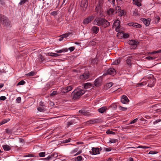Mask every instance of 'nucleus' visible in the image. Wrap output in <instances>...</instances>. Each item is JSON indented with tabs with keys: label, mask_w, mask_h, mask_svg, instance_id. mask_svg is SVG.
<instances>
[{
	"label": "nucleus",
	"mask_w": 161,
	"mask_h": 161,
	"mask_svg": "<svg viewBox=\"0 0 161 161\" xmlns=\"http://www.w3.org/2000/svg\"><path fill=\"white\" fill-rule=\"evenodd\" d=\"M88 124H92L96 123V121L95 120H90L87 122Z\"/></svg>",
	"instance_id": "50"
},
{
	"label": "nucleus",
	"mask_w": 161,
	"mask_h": 161,
	"mask_svg": "<svg viewBox=\"0 0 161 161\" xmlns=\"http://www.w3.org/2000/svg\"><path fill=\"white\" fill-rule=\"evenodd\" d=\"M118 142V140L114 139H110L109 142L110 143H115Z\"/></svg>",
	"instance_id": "34"
},
{
	"label": "nucleus",
	"mask_w": 161,
	"mask_h": 161,
	"mask_svg": "<svg viewBox=\"0 0 161 161\" xmlns=\"http://www.w3.org/2000/svg\"><path fill=\"white\" fill-rule=\"evenodd\" d=\"M149 147L147 146H138L137 147H136L137 148H143V149H147Z\"/></svg>",
	"instance_id": "49"
},
{
	"label": "nucleus",
	"mask_w": 161,
	"mask_h": 161,
	"mask_svg": "<svg viewBox=\"0 0 161 161\" xmlns=\"http://www.w3.org/2000/svg\"><path fill=\"white\" fill-rule=\"evenodd\" d=\"M114 10L112 8H110L107 11V14L109 16H111L114 15Z\"/></svg>",
	"instance_id": "14"
},
{
	"label": "nucleus",
	"mask_w": 161,
	"mask_h": 161,
	"mask_svg": "<svg viewBox=\"0 0 161 161\" xmlns=\"http://www.w3.org/2000/svg\"><path fill=\"white\" fill-rule=\"evenodd\" d=\"M94 18V17L92 15L89 16L83 20V23L85 25L91 22Z\"/></svg>",
	"instance_id": "8"
},
{
	"label": "nucleus",
	"mask_w": 161,
	"mask_h": 161,
	"mask_svg": "<svg viewBox=\"0 0 161 161\" xmlns=\"http://www.w3.org/2000/svg\"><path fill=\"white\" fill-rule=\"evenodd\" d=\"M116 71L115 69L113 68H110L103 74L104 75H114L115 74Z\"/></svg>",
	"instance_id": "6"
},
{
	"label": "nucleus",
	"mask_w": 161,
	"mask_h": 161,
	"mask_svg": "<svg viewBox=\"0 0 161 161\" xmlns=\"http://www.w3.org/2000/svg\"><path fill=\"white\" fill-rule=\"evenodd\" d=\"M88 6L87 0H82L80 6L82 9V10L85 11Z\"/></svg>",
	"instance_id": "7"
},
{
	"label": "nucleus",
	"mask_w": 161,
	"mask_h": 161,
	"mask_svg": "<svg viewBox=\"0 0 161 161\" xmlns=\"http://www.w3.org/2000/svg\"><path fill=\"white\" fill-rule=\"evenodd\" d=\"M132 58L131 56H129L127 57V58L126 60L127 64L130 66H131V59Z\"/></svg>",
	"instance_id": "24"
},
{
	"label": "nucleus",
	"mask_w": 161,
	"mask_h": 161,
	"mask_svg": "<svg viewBox=\"0 0 161 161\" xmlns=\"http://www.w3.org/2000/svg\"><path fill=\"white\" fill-rule=\"evenodd\" d=\"M102 8L99 7L97 6L95 8V11L97 13H98V12L100 10V9Z\"/></svg>",
	"instance_id": "44"
},
{
	"label": "nucleus",
	"mask_w": 161,
	"mask_h": 161,
	"mask_svg": "<svg viewBox=\"0 0 161 161\" xmlns=\"http://www.w3.org/2000/svg\"><path fill=\"white\" fill-rule=\"evenodd\" d=\"M127 25H128L130 26H133V27L137 28H140L142 26L140 24H139L136 23H129L127 24Z\"/></svg>",
	"instance_id": "12"
},
{
	"label": "nucleus",
	"mask_w": 161,
	"mask_h": 161,
	"mask_svg": "<svg viewBox=\"0 0 161 161\" xmlns=\"http://www.w3.org/2000/svg\"><path fill=\"white\" fill-rule=\"evenodd\" d=\"M137 42L134 40H131L129 41V44L133 46L135 48H136L137 45Z\"/></svg>",
	"instance_id": "15"
},
{
	"label": "nucleus",
	"mask_w": 161,
	"mask_h": 161,
	"mask_svg": "<svg viewBox=\"0 0 161 161\" xmlns=\"http://www.w3.org/2000/svg\"><path fill=\"white\" fill-rule=\"evenodd\" d=\"M106 133L107 134H112L114 135L115 134V132L110 130H108L106 131Z\"/></svg>",
	"instance_id": "42"
},
{
	"label": "nucleus",
	"mask_w": 161,
	"mask_h": 161,
	"mask_svg": "<svg viewBox=\"0 0 161 161\" xmlns=\"http://www.w3.org/2000/svg\"><path fill=\"white\" fill-rule=\"evenodd\" d=\"M119 108L120 110L122 111H126L127 109V108L123 107L121 106H119Z\"/></svg>",
	"instance_id": "43"
},
{
	"label": "nucleus",
	"mask_w": 161,
	"mask_h": 161,
	"mask_svg": "<svg viewBox=\"0 0 161 161\" xmlns=\"http://www.w3.org/2000/svg\"><path fill=\"white\" fill-rule=\"evenodd\" d=\"M41 159L45 161H52L49 155L48 156L47 158H42Z\"/></svg>",
	"instance_id": "46"
},
{
	"label": "nucleus",
	"mask_w": 161,
	"mask_h": 161,
	"mask_svg": "<svg viewBox=\"0 0 161 161\" xmlns=\"http://www.w3.org/2000/svg\"><path fill=\"white\" fill-rule=\"evenodd\" d=\"M57 91H53L50 94L51 96H53L57 94Z\"/></svg>",
	"instance_id": "53"
},
{
	"label": "nucleus",
	"mask_w": 161,
	"mask_h": 161,
	"mask_svg": "<svg viewBox=\"0 0 161 161\" xmlns=\"http://www.w3.org/2000/svg\"><path fill=\"white\" fill-rule=\"evenodd\" d=\"M110 2H112V4L114 6L115 4V0H108Z\"/></svg>",
	"instance_id": "59"
},
{
	"label": "nucleus",
	"mask_w": 161,
	"mask_h": 161,
	"mask_svg": "<svg viewBox=\"0 0 161 161\" xmlns=\"http://www.w3.org/2000/svg\"><path fill=\"white\" fill-rule=\"evenodd\" d=\"M89 73H85L80 76V78L82 80H86L89 77Z\"/></svg>",
	"instance_id": "13"
},
{
	"label": "nucleus",
	"mask_w": 161,
	"mask_h": 161,
	"mask_svg": "<svg viewBox=\"0 0 161 161\" xmlns=\"http://www.w3.org/2000/svg\"><path fill=\"white\" fill-rule=\"evenodd\" d=\"M99 28L96 26H93L92 27L91 30L92 32L95 34H97L99 31Z\"/></svg>",
	"instance_id": "16"
},
{
	"label": "nucleus",
	"mask_w": 161,
	"mask_h": 161,
	"mask_svg": "<svg viewBox=\"0 0 161 161\" xmlns=\"http://www.w3.org/2000/svg\"><path fill=\"white\" fill-rule=\"evenodd\" d=\"M68 92L66 87H62L61 88L59 93L62 95H63L64 93Z\"/></svg>",
	"instance_id": "21"
},
{
	"label": "nucleus",
	"mask_w": 161,
	"mask_h": 161,
	"mask_svg": "<svg viewBox=\"0 0 161 161\" xmlns=\"http://www.w3.org/2000/svg\"><path fill=\"white\" fill-rule=\"evenodd\" d=\"M113 26L115 28L116 31L117 32H119L120 31V21L117 19L115 20L113 24Z\"/></svg>",
	"instance_id": "5"
},
{
	"label": "nucleus",
	"mask_w": 161,
	"mask_h": 161,
	"mask_svg": "<svg viewBox=\"0 0 161 161\" xmlns=\"http://www.w3.org/2000/svg\"><path fill=\"white\" fill-rule=\"evenodd\" d=\"M121 11V8L119 6H117L115 8V13H117Z\"/></svg>",
	"instance_id": "41"
},
{
	"label": "nucleus",
	"mask_w": 161,
	"mask_h": 161,
	"mask_svg": "<svg viewBox=\"0 0 161 161\" xmlns=\"http://www.w3.org/2000/svg\"><path fill=\"white\" fill-rule=\"evenodd\" d=\"M121 102L123 104H127L129 102V100L126 96L124 95L121 97Z\"/></svg>",
	"instance_id": "9"
},
{
	"label": "nucleus",
	"mask_w": 161,
	"mask_h": 161,
	"mask_svg": "<svg viewBox=\"0 0 161 161\" xmlns=\"http://www.w3.org/2000/svg\"><path fill=\"white\" fill-rule=\"evenodd\" d=\"M120 58H118L113 61L112 62V64L113 65H117L119 64L120 63Z\"/></svg>",
	"instance_id": "26"
},
{
	"label": "nucleus",
	"mask_w": 161,
	"mask_h": 161,
	"mask_svg": "<svg viewBox=\"0 0 161 161\" xmlns=\"http://www.w3.org/2000/svg\"><path fill=\"white\" fill-rule=\"evenodd\" d=\"M129 37V35L127 33L124 34V37L125 38H128Z\"/></svg>",
	"instance_id": "62"
},
{
	"label": "nucleus",
	"mask_w": 161,
	"mask_h": 161,
	"mask_svg": "<svg viewBox=\"0 0 161 161\" xmlns=\"http://www.w3.org/2000/svg\"><path fill=\"white\" fill-rule=\"evenodd\" d=\"M6 99V97L5 96H2L0 97V100L4 101Z\"/></svg>",
	"instance_id": "55"
},
{
	"label": "nucleus",
	"mask_w": 161,
	"mask_h": 161,
	"mask_svg": "<svg viewBox=\"0 0 161 161\" xmlns=\"http://www.w3.org/2000/svg\"><path fill=\"white\" fill-rule=\"evenodd\" d=\"M25 157H34V155H33L32 154H28V155H26Z\"/></svg>",
	"instance_id": "63"
},
{
	"label": "nucleus",
	"mask_w": 161,
	"mask_h": 161,
	"mask_svg": "<svg viewBox=\"0 0 161 161\" xmlns=\"http://www.w3.org/2000/svg\"><path fill=\"white\" fill-rule=\"evenodd\" d=\"M79 113L83 114V115L86 116H87L89 114L88 113L86 112L84 110H80L79 111Z\"/></svg>",
	"instance_id": "30"
},
{
	"label": "nucleus",
	"mask_w": 161,
	"mask_h": 161,
	"mask_svg": "<svg viewBox=\"0 0 161 161\" xmlns=\"http://www.w3.org/2000/svg\"><path fill=\"white\" fill-rule=\"evenodd\" d=\"M141 20L146 26H148L149 25L150 22L148 19L144 18H142Z\"/></svg>",
	"instance_id": "17"
},
{
	"label": "nucleus",
	"mask_w": 161,
	"mask_h": 161,
	"mask_svg": "<svg viewBox=\"0 0 161 161\" xmlns=\"http://www.w3.org/2000/svg\"><path fill=\"white\" fill-rule=\"evenodd\" d=\"M67 51L68 49L66 48H65L59 50H56L55 52L57 53H61L62 52H66Z\"/></svg>",
	"instance_id": "28"
},
{
	"label": "nucleus",
	"mask_w": 161,
	"mask_h": 161,
	"mask_svg": "<svg viewBox=\"0 0 161 161\" xmlns=\"http://www.w3.org/2000/svg\"><path fill=\"white\" fill-rule=\"evenodd\" d=\"M84 88L85 89L90 88L92 86V85L91 83H86L84 84Z\"/></svg>",
	"instance_id": "23"
},
{
	"label": "nucleus",
	"mask_w": 161,
	"mask_h": 161,
	"mask_svg": "<svg viewBox=\"0 0 161 161\" xmlns=\"http://www.w3.org/2000/svg\"><path fill=\"white\" fill-rule=\"evenodd\" d=\"M103 0H99L98 1V4L97 6L102 8L103 3Z\"/></svg>",
	"instance_id": "31"
},
{
	"label": "nucleus",
	"mask_w": 161,
	"mask_h": 161,
	"mask_svg": "<svg viewBox=\"0 0 161 161\" xmlns=\"http://www.w3.org/2000/svg\"><path fill=\"white\" fill-rule=\"evenodd\" d=\"M82 157L81 156H79L76 157L75 159V161H80L82 160Z\"/></svg>",
	"instance_id": "39"
},
{
	"label": "nucleus",
	"mask_w": 161,
	"mask_h": 161,
	"mask_svg": "<svg viewBox=\"0 0 161 161\" xmlns=\"http://www.w3.org/2000/svg\"><path fill=\"white\" fill-rule=\"evenodd\" d=\"M0 23L4 26H8L10 25L8 18L2 15H0Z\"/></svg>",
	"instance_id": "3"
},
{
	"label": "nucleus",
	"mask_w": 161,
	"mask_h": 161,
	"mask_svg": "<svg viewBox=\"0 0 161 161\" xmlns=\"http://www.w3.org/2000/svg\"><path fill=\"white\" fill-rule=\"evenodd\" d=\"M37 109L38 111L40 112H43L45 111V108L43 107H38L37 108Z\"/></svg>",
	"instance_id": "33"
},
{
	"label": "nucleus",
	"mask_w": 161,
	"mask_h": 161,
	"mask_svg": "<svg viewBox=\"0 0 161 161\" xmlns=\"http://www.w3.org/2000/svg\"><path fill=\"white\" fill-rule=\"evenodd\" d=\"M107 109L105 106L103 107L98 109V112L101 113H103Z\"/></svg>",
	"instance_id": "22"
},
{
	"label": "nucleus",
	"mask_w": 161,
	"mask_h": 161,
	"mask_svg": "<svg viewBox=\"0 0 161 161\" xmlns=\"http://www.w3.org/2000/svg\"><path fill=\"white\" fill-rule=\"evenodd\" d=\"M62 37L64 38H66L68 37L69 36V34L68 33L65 34H63L61 35Z\"/></svg>",
	"instance_id": "56"
},
{
	"label": "nucleus",
	"mask_w": 161,
	"mask_h": 161,
	"mask_svg": "<svg viewBox=\"0 0 161 161\" xmlns=\"http://www.w3.org/2000/svg\"><path fill=\"white\" fill-rule=\"evenodd\" d=\"M161 53V50H158L157 51H153L152 52H150L148 53V54H155L157 53Z\"/></svg>",
	"instance_id": "37"
},
{
	"label": "nucleus",
	"mask_w": 161,
	"mask_h": 161,
	"mask_svg": "<svg viewBox=\"0 0 161 161\" xmlns=\"http://www.w3.org/2000/svg\"><path fill=\"white\" fill-rule=\"evenodd\" d=\"M102 150V148H98L97 147H92V150L90 151L89 152L90 154L92 155H95L100 153V151Z\"/></svg>",
	"instance_id": "4"
},
{
	"label": "nucleus",
	"mask_w": 161,
	"mask_h": 161,
	"mask_svg": "<svg viewBox=\"0 0 161 161\" xmlns=\"http://www.w3.org/2000/svg\"><path fill=\"white\" fill-rule=\"evenodd\" d=\"M68 49L70 52H72L74 50L75 47H69Z\"/></svg>",
	"instance_id": "58"
},
{
	"label": "nucleus",
	"mask_w": 161,
	"mask_h": 161,
	"mask_svg": "<svg viewBox=\"0 0 161 161\" xmlns=\"http://www.w3.org/2000/svg\"><path fill=\"white\" fill-rule=\"evenodd\" d=\"M48 55L52 57H58L60 55L58 53H48Z\"/></svg>",
	"instance_id": "29"
},
{
	"label": "nucleus",
	"mask_w": 161,
	"mask_h": 161,
	"mask_svg": "<svg viewBox=\"0 0 161 161\" xmlns=\"http://www.w3.org/2000/svg\"><path fill=\"white\" fill-rule=\"evenodd\" d=\"M35 75V73L33 71H31L28 74L26 75L30 76H33Z\"/></svg>",
	"instance_id": "38"
},
{
	"label": "nucleus",
	"mask_w": 161,
	"mask_h": 161,
	"mask_svg": "<svg viewBox=\"0 0 161 161\" xmlns=\"http://www.w3.org/2000/svg\"><path fill=\"white\" fill-rule=\"evenodd\" d=\"M78 148H75L71 152L70 154L74 155V156H76L80 154L82 152V151L81 150L78 151Z\"/></svg>",
	"instance_id": "10"
},
{
	"label": "nucleus",
	"mask_w": 161,
	"mask_h": 161,
	"mask_svg": "<svg viewBox=\"0 0 161 161\" xmlns=\"http://www.w3.org/2000/svg\"><path fill=\"white\" fill-rule=\"evenodd\" d=\"M146 58L147 59H154V58L153 57H150V56H148L146 57Z\"/></svg>",
	"instance_id": "64"
},
{
	"label": "nucleus",
	"mask_w": 161,
	"mask_h": 161,
	"mask_svg": "<svg viewBox=\"0 0 161 161\" xmlns=\"http://www.w3.org/2000/svg\"><path fill=\"white\" fill-rule=\"evenodd\" d=\"M27 0H21L19 3V4L20 5H22L25 3L27 1Z\"/></svg>",
	"instance_id": "48"
},
{
	"label": "nucleus",
	"mask_w": 161,
	"mask_h": 161,
	"mask_svg": "<svg viewBox=\"0 0 161 161\" xmlns=\"http://www.w3.org/2000/svg\"><path fill=\"white\" fill-rule=\"evenodd\" d=\"M161 121V119H157L153 122V124L154 125H155V124H157V123H158V122H160Z\"/></svg>",
	"instance_id": "57"
},
{
	"label": "nucleus",
	"mask_w": 161,
	"mask_h": 161,
	"mask_svg": "<svg viewBox=\"0 0 161 161\" xmlns=\"http://www.w3.org/2000/svg\"><path fill=\"white\" fill-rule=\"evenodd\" d=\"M25 81L24 80H21L16 85V86H18L19 85H24L25 83Z\"/></svg>",
	"instance_id": "35"
},
{
	"label": "nucleus",
	"mask_w": 161,
	"mask_h": 161,
	"mask_svg": "<svg viewBox=\"0 0 161 161\" xmlns=\"http://www.w3.org/2000/svg\"><path fill=\"white\" fill-rule=\"evenodd\" d=\"M75 119H72L69 121L67 122V126L69 127L70 125L75 123Z\"/></svg>",
	"instance_id": "27"
},
{
	"label": "nucleus",
	"mask_w": 161,
	"mask_h": 161,
	"mask_svg": "<svg viewBox=\"0 0 161 161\" xmlns=\"http://www.w3.org/2000/svg\"><path fill=\"white\" fill-rule=\"evenodd\" d=\"M85 92L83 89L80 88L75 89L71 94L72 98L74 100L79 98L82 95L84 94Z\"/></svg>",
	"instance_id": "2"
},
{
	"label": "nucleus",
	"mask_w": 161,
	"mask_h": 161,
	"mask_svg": "<svg viewBox=\"0 0 161 161\" xmlns=\"http://www.w3.org/2000/svg\"><path fill=\"white\" fill-rule=\"evenodd\" d=\"M21 98L19 97L16 98V101L18 103H19L21 102Z\"/></svg>",
	"instance_id": "54"
},
{
	"label": "nucleus",
	"mask_w": 161,
	"mask_h": 161,
	"mask_svg": "<svg viewBox=\"0 0 161 161\" xmlns=\"http://www.w3.org/2000/svg\"><path fill=\"white\" fill-rule=\"evenodd\" d=\"M45 152H42L39 153V155L40 157H44L45 156Z\"/></svg>",
	"instance_id": "40"
},
{
	"label": "nucleus",
	"mask_w": 161,
	"mask_h": 161,
	"mask_svg": "<svg viewBox=\"0 0 161 161\" xmlns=\"http://www.w3.org/2000/svg\"><path fill=\"white\" fill-rule=\"evenodd\" d=\"M65 87L66 88L67 91H68V92L69 91H71L73 89V87H72V86H68Z\"/></svg>",
	"instance_id": "36"
},
{
	"label": "nucleus",
	"mask_w": 161,
	"mask_h": 161,
	"mask_svg": "<svg viewBox=\"0 0 161 161\" xmlns=\"http://www.w3.org/2000/svg\"><path fill=\"white\" fill-rule=\"evenodd\" d=\"M102 78L100 77L95 80V85L97 87H99L102 84Z\"/></svg>",
	"instance_id": "11"
},
{
	"label": "nucleus",
	"mask_w": 161,
	"mask_h": 161,
	"mask_svg": "<svg viewBox=\"0 0 161 161\" xmlns=\"http://www.w3.org/2000/svg\"><path fill=\"white\" fill-rule=\"evenodd\" d=\"M9 120V119H4L1 122V124L3 125V124H5L8 122Z\"/></svg>",
	"instance_id": "45"
},
{
	"label": "nucleus",
	"mask_w": 161,
	"mask_h": 161,
	"mask_svg": "<svg viewBox=\"0 0 161 161\" xmlns=\"http://www.w3.org/2000/svg\"><path fill=\"white\" fill-rule=\"evenodd\" d=\"M133 3V4L136 5L138 7H140L141 6V0H132Z\"/></svg>",
	"instance_id": "19"
},
{
	"label": "nucleus",
	"mask_w": 161,
	"mask_h": 161,
	"mask_svg": "<svg viewBox=\"0 0 161 161\" xmlns=\"http://www.w3.org/2000/svg\"><path fill=\"white\" fill-rule=\"evenodd\" d=\"M155 80L153 78H152L149 81V83L148 84V86H149V87H153L154 85V82H155Z\"/></svg>",
	"instance_id": "20"
},
{
	"label": "nucleus",
	"mask_w": 161,
	"mask_h": 161,
	"mask_svg": "<svg viewBox=\"0 0 161 161\" xmlns=\"http://www.w3.org/2000/svg\"><path fill=\"white\" fill-rule=\"evenodd\" d=\"M94 23L96 25L106 28L110 25L109 22L107 20L102 18H97L95 19Z\"/></svg>",
	"instance_id": "1"
},
{
	"label": "nucleus",
	"mask_w": 161,
	"mask_h": 161,
	"mask_svg": "<svg viewBox=\"0 0 161 161\" xmlns=\"http://www.w3.org/2000/svg\"><path fill=\"white\" fill-rule=\"evenodd\" d=\"M3 147L4 150L5 151H8L10 150L11 147L8 145H4L3 146Z\"/></svg>",
	"instance_id": "25"
},
{
	"label": "nucleus",
	"mask_w": 161,
	"mask_h": 161,
	"mask_svg": "<svg viewBox=\"0 0 161 161\" xmlns=\"http://www.w3.org/2000/svg\"><path fill=\"white\" fill-rule=\"evenodd\" d=\"M58 154L54 152L49 155L52 161H54V158L58 157Z\"/></svg>",
	"instance_id": "18"
},
{
	"label": "nucleus",
	"mask_w": 161,
	"mask_h": 161,
	"mask_svg": "<svg viewBox=\"0 0 161 161\" xmlns=\"http://www.w3.org/2000/svg\"><path fill=\"white\" fill-rule=\"evenodd\" d=\"M157 153V152H155V151H150L149 153V154H156Z\"/></svg>",
	"instance_id": "61"
},
{
	"label": "nucleus",
	"mask_w": 161,
	"mask_h": 161,
	"mask_svg": "<svg viewBox=\"0 0 161 161\" xmlns=\"http://www.w3.org/2000/svg\"><path fill=\"white\" fill-rule=\"evenodd\" d=\"M124 14V11L123 10H121L120 11V13L119 14V15L120 16H122Z\"/></svg>",
	"instance_id": "60"
},
{
	"label": "nucleus",
	"mask_w": 161,
	"mask_h": 161,
	"mask_svg": "<svg viewBox=\"0 0 161 161\" xmlns=\"http://www.w3.org/2000/svg\"><path fill=\"white\" fill-rule=\"evenodd\" d=\"M132 127V126L131 125L126 126L123 127L122 129H130Z\"/></svg>",
	"instance_id": "47"
},
{
	"label": "nucleus",
	"mask_w": 161,
	"mask_h": 161,
	"mask_svg": "<svg viewBox=\"0 0 161 161\" xmlns=\"http://www.w3.org/2000/svg\"><path fill=\"white\" fill-rule=\"evenodd\" d=\"M70 138H69L68 139L65 140L63 141V142L64 143H66L69 142L70 141Z\"/></svg>",
	"instance_id": "52"
},
{
	"label": "nucleus",
	"mask_w": 161,
	"mask_h": 161,
	"mask_svg": "<svg viewBox=\"0 0 161 161\" xmlns=\"http://www.w3.org/2000/svg\"><path fill=\"white\" fill-rule=\"evenodd\" d=\"M39 60L40 62H42L44 60V58L40 54L39 56Z\"/></svg>",
	"instance_id": "32"
},
{
	"label": "nucleus",
	"mask_w": 161,
	"mask_h": 161,
	"mask_svg": "<svg viewBox=\"0 0 161 161\" xmlns=\"http://www.w3.org/2000/svg\"><path fill=\"white\" fill-rule=\"evenodd\" d=\"M138 119L137 118H136L134 119V120H132V121L130 122V124H132L136 122L138 120Z\"/></svg>",
	"instance_id": "51"
}]
</instances>
